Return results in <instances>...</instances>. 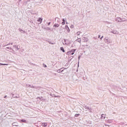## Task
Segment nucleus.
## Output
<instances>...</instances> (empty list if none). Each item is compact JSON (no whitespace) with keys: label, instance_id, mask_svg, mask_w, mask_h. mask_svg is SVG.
I'll use <instances>...</instances> for the list:
<instances>
[{"label":"nucleus","instance_id":"6","mask_svg":"<svg viewBox=\"0 0 127 127\" xmlns=\"http://www.w3.org/2000/svg\"><path fill=\"white\" fill-rule=\"evenodd\" d=\"M101 119L104 120V119H106V115L105 114H102L101 115Z\"/></svg>","mask_w":127,"mask_h":127},{"label":"nucleus","instance_id":"1","mask_svg":"<svg viewBox=\"0 0 127 127\" xmlns=\"http://www.w3.org/2000/svg\"><path fill=\"white\" fill-rule=\"evenodd\" d=\"M64 42H65V45H67L68 46L71 44V41L70 40H67V39L64 40Z\"/></svg>","mask_w":127,"mask_h":127},{"label":"nucleus","instance_id":"17","mask_svg":"<svg viewBox=\"0 0 127 127\" xmlns=\"http://www.w3.org/2000/svg\"><path fill=\"white\" fill-rule=\"evenodd\" d=\"M76 51V49H73L71 50V52H75Z\"/></svg>","mask_w":127,"mask_h":127},{"label":"nucleus","instance_id":"30","mask_svg":"<svg viewBox=\"0 0 127 127\" xmlns=\"http://www.w3.org/2000/svg\"><path fill=\"white\" fill-rule=\"evenodd\" d=\"M50 22H49V23H48V25H50Z\"/></svg>","mask_w":127,"mask_h":127},{"label":"nucleus","instance_id":"3","mask_svg":"<svg viewBox=\"0 0 127 127\" xmlns=\"http://www.w3.org/2000/svg\"><path fill=\"white\" fill-rule=\"evenodd\" d=\"M111 33L113 34H119V31L117 30H113L111 32Z\"/></svg>","mask_w":127,"mask_h":127},{"label":"nucleus","instance_id":"10","mask_svg":"<svg viewBox=\"0 0 127 127\" xmlns=\"http://www.w3.org/2000/svg\"><path fill=\"white\" fill-rule=\"evenodd\" d=\"M42 126L43 127H47V123H43V124H42Z\"/></svg>","mask_w":127,"mask_h":127},{"label":"nucleus","instance_id":"11","mask_svg":"<svg viewBox=\"0 0 127 127\" xmlns=\"http://www.w3.org/2000/svg\"><path fill=\"white\" fill-rule=\"evenodd\" d=\"M61 51H63V52H65V50H64V47H61Z\"/></svg>","mask_w":127,"mask_h":127},{"label":"nucleus","instance_id":"18","mask_svg":"<svg viewBox=\"0 0 127 127\" xmlns=\"http://www.w3.org/2000/svg\"><path fill=\"white\" fill-rule=\"evenodd\" d=\"M79 115H80V114H76L75 115V117H79Z\"/></svg>","mask_w":127,"mask_h":127},{"label":"nucleus","instance_id":"5","mask_svg":"<svg viewBox=\"0 0 127 127\" xmlns=\"http://www.w3.org/2000/svg\"><path fill=\"white\" fill-rule=\"evenodd\" d=\"M83 40H84V42H88L89 40L88 39V38L84 37L83 38Z\"/></svg>","mask_w":127,"mask_h":127},{"label":"nucleus","instance_id":"21","mask_svg":"<svg viewBox=\"0 0 127 127\" xmlns=\"http://www.w3.org/2000/svg\"><path fill=\"white\" fill-rule=\"evenodd\" d=\"M7 49H9L10 50H11V48L10 47H7Z\"/></svg>","mask_w":127,"mask_h":127},{"label":"nucleus","instance_id":"20","mask_svg":"<svg viewBox=\"0 0 127 127\" xmlns=\"http://www.w3.org/2000/svg\"><path fill=\"white\" fill-rule=\"evenodd\" d=\"M62 24L63 25H64L65 24V22H63L62 23Z\"/></svg>","mask_w":127,"mask_h":127},{"label":"nucleus","instance_id":"2","mask_svg":"<svg viewBox=\"0 0 127 127\" xmlns=\"http://www.w3.org/2000/svg\"><path fill=\"white\" fill-rule=\"evenodd\" d=\"M105 41L107 44H110V43H112V41L108 39V38H105Z\"/></svg>","mask_w":127,"mask_h":127},{"label":"nucleus","instance_id":"33","mask_svg":"<svg viewBox=\"0 0 127 127\" xmlns=\"http://www.w3.org/2000/svg\"><path fill=\"white\" fill-rule=\"evenodd\" d=\"M6 96H4V98H6Z\"/></svg>","mask_w":127,"mask_h":127},{"label":"nucleus","instance_id":"32","mask_svg":"<svg viewBox=\"0 0 127 127\" xmlns=\"http://www.w3.org/2000/svg\"><path fill=\"white\" fill-rule=\"evenodd\" d=\"M12 125H13V126H14V124H13Z\"/></svg>","mask_w":127,"mask_h":127},{"label":"nucleus","instance_id":"28","mask_svg":"<svg viewBox=\"0 0 127 127\" xmlns=\"http://www.w3.org/2000/svg\"><path fill=\"white\" fill-rule=\"evenodd\" d=\"M100 37H101V36L99 35V36H98V38H100Z\"/></svg>","mask_w":127,"mask_h":127},{"label":"nucleus","instance_id":"12","mask_svg":"<svg viewBox=\"0 0 127 127\" xmlns=\"http://www.w3.org/2000/svg\"><path fill=\"white\" fill-rule=\"evenodd\" d=\"M76 41H77V42H79V43H81V39L80 38L77 39Z\"/></svg>","mask_w":127,"mask_h":127},{"label":"nucleus","instance_id":"29","mask_svg":"<svg viewBox=\"0 0 127 127\" xmlns=\"http://www.w3.org/2000/svg\"><path fill=\"white\" fill-rule=\"evenodd\" d=\"M17 50H18V49H19L18 48V47H17Z\"/></svg>","mask_w":127,"mask_h":127},{"label":"nucleus","instance_id":"7","mask_svg":"<svg viewBox=\"0 0 127 127\" xmlns=\"http://www.w3.org/2000/svg\"><path fill=\"white\" fill-rule=\"evenodd\" d=\"M37 21H38L39 22H40V23H41V22H42V19L41 18H39Z\"/></svg>","mask_w":127,"mask_h":127},{"label":"nucleus","instance_id":"22","mask_svg":"<svg viewBox=\"0 0 127 127\" xmlns=\"http://www.w3.org/2000/svg\"><path fill=\"white\" fill-rule=\"evenodd\" d=\"M103 38H104V36H102L100 38L101 40H102V39H103Z\"/></svg>","mask_w":127,"mask_h":127},{"label":"nucleus","instance_id":"24","mask_svg":"<svg viewBox=\"0 0 127 127\" xmlns=\"http://www.w3.org/2000/svg\"><path fill=\"white\" fill-rule=\"evenodd\" d=\"M70 58H71V59H73V58H74V57L71 56V57H70Z\"/></svg>","mask_w":127,"mask_h":127},{"label":"nucleus","instance_id":"16","mask_svg":"<svg viewBox=\"0 0 127 127\" xmlns=\"http://www.w3.org/2000/svg\"><path fill=\"white\" fill-rule=\"evenodd\" d=\"M85 109H86V110H90V108H89V107H87V106H85Z\"/></svg>","mask_w":127,"mask_h":127},{"label":"nucleus","instance_id":"8","mask_svg":"<svg viewBox=\"0 0 127 127\" xmlns=\"http://www.w3.org/2000/svg\"><path fill=\"white\" fill-rule=\"evenodd\" d=\"M21 122H22V123H26V120H25L24 119H22V120L19 121L20 123H21Z\"/></svg>","mask_w":127,"mask_h":127},{"label":"nucleus","instance_id":"23","mask_svg":"<svg viewBox=\"0 0 127 127\" xmlns=\"http://www.w3.org/2000/svg\"><path fill=\"white\" fill-rule=\"evenodd\" d=\"M47 30H50V28H47Z\"/></svg>","mask_w":127,"mask_h":127},{"label":"nucleus","instance_id":"31","mask_svg":"<svg viewBox=\"0 0 127 127\" xmlns=\"http://www.w3.org/2000/svg\"><path fill=\"white\" fill-rule=\"evenodd\" d=\"M45 67H47V65H45V66H44Z\"/></svg>","mask_w":127,"mask_h":127},{"label":"nucleus","instance_id":"13","mask_svg":"<svg viewBox=\"0 0 127 127\" xmlns=\"http://www.w3.org/2000/svg\"><path fill=\"white\" fill-rule=\"evenodd\" d=\"M8 65V64H1V63H0V66H1V65Z\"/></svg>","mask_w":127,"mask_h":127},{"label":"nucleus","instance_id":"15","mask_svg":"<svg viewBox=\"0 0 127 127\" xmlns=\"http://www.w3.org/2000/svg\"><path fill=\"white\" fill-rule=\"evenodd\" d=\"M70 53H71V52H67L66 53L67 55H70Z\"/></svg>","mask_w":127,"mask_h":127},{"label":"nucleus","instance_id":"4","mask_svg":"<svg viewBox=\"0 0 127 127\" xmlns=\"http://www.w3.org/2000/svg\"><path fill=\"white\" fill-rule=\"evenodd\" d=\"M65 29H66L67 32H68V33H69L70 32V28H69V27H68V26L66 25L65 26Z\"/></svg>","mask_w":127,"mask_h":127},{"label":"nucleus","instance_id":"25","mask_svg":"<svg viewBox=\"0 0 127 127\" xmlns=\"http://www.w3.org/2000/svg\"><path fill=\"white\" fill-rule=\"evenodd\" d=\"M63 21L65 22V20L64 19H63Z\"/></svg>","mask_w":127,"mask_h":127},{"label":"nucleus","instance_id":"14","mask_svg":"<svg viewBox=\"0 0 127 127\" xmlns=\"http://www.w3.org/2000/svg\"><path fill=\"white\" fill-rule=\"evenodd\" d=\"M77 35H80V34H81V32H80V31H78L76 33Z\"/></svg>","mask_w":127,"mask_h":127},{"label":"nucleus","instance_id":"19","mask_svg":"<svg viewBox=\"0 0 127 127\" xmlns=\"http://www.w3.org/2000/svg\"><path fill=\"white\" fill-rule=\"evenodd\" d=\"M70 28H74V25H71L70 26Z\"/></svg>","mask_w":127,"mask_h":127},{"label":"nucleus","instance_id":"9","mask_svg":"<svg viewBox=\"0 0 127 127\" xmlns=\"http://www.w3.org/2000/svg\"><path fill=\"white\" fill-rule=\"evenodd\" d=\"M54 27H55L56 28H57V27H59V24H55L54 25Z\"/></svg>","mask_w":127,"mask_h":127},{"label":"nucleus","instance_id":"26","mask_svg":"<svg viewBox=\"0 0 127 127\" xmlns=\"http://www.w3.org/2000/svg\"><path fill=\"white\" fill-rule=\"evenodd\" d=\"M81 57H78V60H80V58Z\"/></svg>","mask_w":127,"mask_h":127},{"label":"nucleus","instance_id":"27","mask_svg":"<svg viewBox=\"0 0 127 127\" xmlns=\"http://www.w3.org/2000/svg\"><path fill=\"white\" fill-rule=\"evenodd\" d=\"M74 55V53H71V55Z\"/></svg>","mask_w":127,"mask_h":127}]
</instances>
